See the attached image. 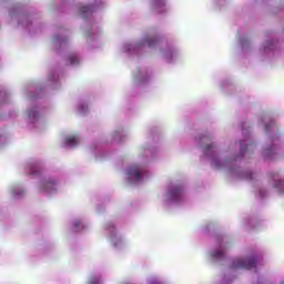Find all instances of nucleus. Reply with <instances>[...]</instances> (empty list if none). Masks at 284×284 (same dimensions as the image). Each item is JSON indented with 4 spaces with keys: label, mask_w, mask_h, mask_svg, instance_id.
<instances>
[{
    "label": "nucleus",
    "mask_w": 284,
    "mask_h": 284,
    "mask_svg": "<svg viewBox=\"0 0 284 284\" xmlns=\"http://www.w3.org/2000/svg\"><path fill=\"white\" fill-rule=\"evenodd\" d=\"M125 176L129 183H141V181H145L148 179L145 163L132 164L126 169Z\"/></svg>",
    "instance_id": "1"
},
{
    "label": "nucleus",
    "mask_w": 284,
    "mask_h": 284,
    "mask_svg": "<svg viewBox=\"0 0 284 284\" xmlns=\"http://www.w3.org/2000/svg\"><path fill=\"white\" fill-rule=\"evenodd\" d=\"M166 205H179L183 201V187L180 185L170 186L163 197Z\"/></svg>",
    "instance_id": "2"
},
{
    "label": "nucleus",
    "mask_w": 284,
    "mask_h": 284,
    "mask_svg": "<svg viewBox=\"0 0 284 284\" xmlns=\"http://www.w3.org/2000/svg\"><path fill=\"white\" fill-rule=\"evenodd\" d=\"M256 267L254 257H237L232 263V270H252Z\"/></svg>",
    "instance_id": "3"
},
{
    "label": "nucleus",
    "mask_w": 284,
    "mask_h": 284,
    "mask_svg": "<svg viewBox=\"0 0 284 284\" xmlns=\"http://www.w3.org/2000/svg\"><path fill=\"white\" fill-rule=\"evenodd\" d=\"M159 43L156 38L148 37L139 44L126 43L123 47L124 52H132V50H136V48H141L146 45L148 48H154Z\"/></svg>",
    "instance_id": "4"
},
{
    "label": "nucleus",
    "mask_w": 284,
    "mask_h": 284,
    "mask_svg": "<svg viewBox=\"0 0 284 284\" xmlns=\"http://www.w3.org/2000/svg\"><path fill=\"white\" fill-rule=\"evenodd\" d=\"M40 190L44 194H48L49 196H52V194H57V190H59V183L54 179L44 180L40 184Z\"/></svg>",
    "instance_id": "5"
},
{
    "label": "nucleus",
    "mask_w": 284,
    "mask_h": 284,
    "mask_svg": "<svg viewBox=\"0 0 284 284\" xmlns=\"http://www.w3.org/2000/svg\"><path fill=\"white\" fill-rule=\"evenodd\" d=\"M161 54L165 63H176L181 57L179 50L174 48L163 49Z\"/></svg>",
    "instance_id": "6"
},
{
    "label": "nucleus",
    "mask_w": 284,
    "mask_h": 284,
    "mask_svg": "<svg viewBox=\"0 0 284 284\" xmlns=\"http://www.w3.org/2000/svg\"><path fill=\"white\" fill-rule=\"evenodd\" d=\"M110 233V241L113 247H123V245L125 244L123 236L119 232H116L115 229H111Z\"/></svg>",
    "instance_id": "7"
},
{
    "label": "nucleus",
    "mask_w": 284,
    "mask_h": 284,
    "mask_svg": "<svg viewBox=\"0 0 284 284\" xmlns=\"http://www.w3.org/2000/svg\"><path fill=\"white\" fill-rule=\"evenodd\" d=\"M79 143V136L77 135H69L63 141L64 148H74Z\"/></svg>",
    "instance_id": "8"
},
{
    "label": "nucleus",
    "mask_w": 284,
    "mask_h": 284,
    "mask_svg": "<svg viewBox=\"0 0 284 284\" xmlns=\"http://www.w3.org/2000/svg\"><path fill=\"white\" fill-rule=\"evenodd\" d=\"M153 10H155V12H165V0L154 2Z\"/></svg>",
    "instance_id": "9"
},
{
    "label": "nucleus",
    "mask_w": 284,
    "mask_h": 284,
    "mask_svg": "<svg viewBox=\"0 0 284 284\" xmlns=\"http://www.w3.org/2000/svg\"><path fill=\"white\" fill-rule=\"evenodd\" d=\"M27 114L30 123H34V121L39 119V110L37 108L32 109L31 111H28Z\"/></svg>",
    "instance_id": "10"
},
{
    "label": "nucleus",
    "mask_w": 284,
    "mask_h": 284,
    "mask_svg": "<svg viewBox=\"0 0 284 284\" xmlns=\"http://www.w3.org/2000/svg\"><path fill=\"white\" fill-rule=\"evenodd\" d=\"M225 246L221 245L217 250L211 253L212 258H223V254H225Z\"/></svg>",
    "instance_id": "11"
},
{
    "label": "nucleus",
    "mask_w": 284,
    "mask_h": 284,
    "mask_svg": "<svg viewBox=\"0 0 284 284\" xmlns=\"http://www.w3.org/2000/svg\"><path fill=\"white\" fill-rule=\"evenodd\" d=\"M211 165L213 168H225V163L221 162L216 156L211 158Z\"/></svg>",
    "instance_id": "12"
},
{
    "label": "nucleus",
    "mask_w": 284,
    "mask_h": 284,
    "mask_svg": "<svg viewBox=\"0 0 284 284\" xmlns=\"http://www.w3.org/2000/svg\"><path fill=\"white\" fill-rule=\"evenodd\" d=\"M22 193H23V189H21V187L11 189V195L12 196H21Z\"/></svg>",
    "instance_id": "13"
},
{
    "label": "nucleus",
    "mask_w": 284,
    "mask_h": 284,
    "mask_svg": "<svg viewBox=\"0 0 284 284\" xmlns=\"http://www.w3.org/2000/svg\"><path fill=\"white\" fill-rule=\"evenodd\" d=\"M69 61L71 65H77V63H79V55L77 54H71L69 57Z\"/></svg>",
    "instance_id": "14"
},
{
    "label": "nucleus",
    "mask_w": 284,
    "mask_h": 284,
    "mask_svg": "<svg viewBox=\"0 0 284 284\" xmlns=\"http://www.w3.org/2000/svg\"><path fill=\"white\" fill-rule=\"evenodd\" d=\"M283 185H284L283 180H277L275 182V187H276V190H278V192H283Z\"/></svg>",
    "instance_id": "15"
},
{
    "label": "nucleus",
    "mask_w": 284,
    "mask_h": 284,
    "mask_svg": "<svg viewBox=\"0 0 284 284\" xmlns=\"http://www.w3.org/2000/svg\"><path fill=\"white\" fill-rule=\"evenodd\" d=\"M88 12H92V7H82L81 14H88Z\"/></svg>",
    "instance_id": "16"
},
{
    "label": "nucleus",
    "mask_w": 284,
    "mask_h": 284,
    "mask_svg": "<svg viewBox=\"0 0 284 284\" xmlns=\"http://www.w3.org/2000/svg\"><path fill=\"white\" fill-rule=\"evenodd\" d=\"M74 227L78 229V230H81V227H83V222L77 220L74 223H73Z\"/></svg>",
    "instance_id": "17"
},
{
    "label": "nucleus",
    "mask_w": 284,
    "mask_h": 284,
    "mask_svg": "<svg viewBox=\"0 0 284 284\" xmlns=\"http://www.w3.org/2000/svg\"><path fill=\"white\" fill-rule=\"evenodd\" d=\"M138 81H141L142 83H144V81H148V78H145V74L140 73V75H138Z\"/></svg>",
    "instance_id": "18"
},
{
    "label": "nucleus",
    "mask_w": 284,
    "mask_h": 284,
    "mask_svg": "<svg viewBox=\"0 0 284 284\" xmlns=\"http://www.w3.org/2000/svg\"><path fill=\"white\" fill-rule=\"evenodd\" d=\"M100 280L99 277H92L90 281H89V284H99Z\"/></svg>",
    "instance_id": "19"
},
{
    "label": "nucleus",
    "mask_w": 284,
    "mask_h": 284,
    "mask_svg": "<svg viewBox=\"0 0 284 284\" xmlns=\"http://www.w3.org/2000/svg\"><path fill=\"white\" fill-rule=\"evenodd\" d=\"M267 50H272V42H267V43L264 45V52H267Z\"/></svg>",
    "instance_id": "20"
},
{
    "label": "nucleus",
    "mask_w": 284,
    "mask_h": 284,
    "mask_svg": "<svg viewBox=\"0 0 284 284\" xmlns=\"http://www.w3.org/2000/svg\"><path fill=\"white\" fill-rule=\"evenodd\" d=\"M149 284H161V282H159L156 278H153L149 281Z\"/></svg>",
    "instance_id": "21"
},
{
    "label": "nucleus",
    "mask_w": 284,
    "mask_h": 284,
    "mask_svg": "<svg viewBox=\"0 0 284 284\" xmlns=\"http://www.w3.org/2000/svg\"><path fill=\"white\" fill-rule=\"evenodd\" d=\"M210 152L214 153V151H212V145H209L205 151L206 154H210Z\"/></svg>",
    "instance_id": "22"
},
{
    "label": "nucleus",
    "mask_w": 284,
    "mask_h": 284,
    "mask_svg": "<svg viewBox=\"0 0 284 284\" xmlns=\"http://www.w3.org/2000/svg\"><path fill=\"white\" fill-rule=\"evenodd\" d=\"M79 110H80V112H85V110L83 109V104L79 105Z\"/></svg>",
    "instance_id": "23"
},
{
    "label": "nucleus",
    "mask_w": 284,
    "mask_h": 284,
    "mask_svg": "<svg viewBox=\"0 0 284 284\" xmlns=\"http://www.w3.org/2000/svg\"><path fill=\"white\" fill-rule=\"evenodd\" d=\"M55 41H61V38H55Z\"/></svg>",
    "instance_id": "24"
}]
</instances>
